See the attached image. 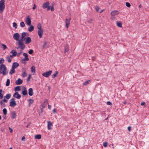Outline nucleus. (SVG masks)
I'll return each instance as SVG.
<instances>
[{"label":"nucleus","mask_w":149,"mask_h":149,"mask_svg":"<svg viewBox=\"0 0 149 149\" xmlns=\"http://www.w3.org/2000/svg\"><path fill=\"white\" fill-rule=\"evenodd\" d=\"M23 55L25 57V58H29L28 56L26 53H24L23 54Z\"/></svg>","instance_id":"43"},{"label":"nucleus","mask_w":149,"mask_h":149,"mask_svg":"<svg viewBox=\"0 0 149 149\" xmlns=\"http://www.w3.org/2000/svg\"><path fill=\"white\" fill-rule=\"evenodd\" d=\"M11 54H12V55L14 56H15L17 55V52H16L15 50H12L10 52Z\"/></svg>","instance_id":"23"},{"label":"nucleus","mask_w":149,"mask_h":149,"mask_svg":"<svg viewBox=\"0 0 149 149\" xmlns=\"http://www.w3.org/2000/svg\"><path fill=\"white\" fill-rule=\"evenodd\" d=\"M19 65V64L17 62H14L12 65V68L15 69Z\"/></svg>","instance_id":"14"},{"label":"nucleus","mask_w":149,"mask_h":149,"mask_svg":"<svg viewBox=\"0 0 149 149\" xmlns=\"http://www.w3.org/2000/svg\"><path fill=\"white\" fill-rule=\"evenodd\" d=\"M21 87L20 86H17L15 87V91L16 92H17L20 90Z\"/></svg>","instance_id":"24"},{"label":"nucleus","mask_w":149,"mask_h":149,"mask_svg":"<svg viewBox=\"0 0 149 149\" xmlns=\"http://www.w3.org/2000/svg\"><path fill=\"white\" fill-rule=\"evenodd\" d=\"M23 82V80L21 79L20 78H19L15 82V84L17 85H20Z\"/></svg>","instance_id":"13"},{"label":"nucleus","mask_w":149,"mask_h":149,"mask_svg":"<svg viewBox=\"0 0 149 149\" xmlns=\"http://www.w3.org/2000/svg\"><path fill=\"white\" fill-rule=\"evenodd\" d=\"M37 28L38 29V30L42 29L41 28V25L40 24H38L37 26Z\"/></svg>","instance_id":"35"},{"label":"nucleus","mask_w":149,"mask_h":149,"mask_svg":"<svg viewBox=\"0 0 149 149\" xmlns=\"http://www.w3.org/2000/svg\"><path fill=\"white\" fill-rule=\"evenodd\" d=\"M6 59L9 63H10L11 62V60L9 56H8L6 58Z\"/></svg>","instance_id":"38"},{"label":"nucleus","mask_w":149,"mask_h":149,"mask_svg":"<svg viewBox=\"0 0 149 149\" xmlns=\"http://www.w3.org/2000/svg\"><path fill=\"white\" fill-rule=\"evenodd\" d=\"M58 74V72L57 71H55V73L52 75V77L53 78H54Z\"/></svg>","instance_id":"34"},{"label":"nucleus","mask_w":149,"mask_h":149,"mask_svg":"<svg viewBox=\"0 0 149 149\" xmlns=\"http://www.w3.org/2000/svg\"><path fill=\"white\" fill-rule=\"evenodd\" d=\"M13 97L17 99H19L21 97V96L18 94L17 92H15L13 95Z\"/></svg>","instance_id":"8"},{"label":"nucleus","mask_w":149,"mask_h":149,"mask_svg":"<svg viewBox=\"0 0 149 149\" xmlns=\"http://www.w3.org/2000/svg\"><path fill=\"white\" fill-rule=\"evenodd\" d=\"M116 23L117 26L121 28L122 27V24L120 22L118 21Z\"/></svg>","instance_id":"25"},{"label":"nucleus","mask_w":149,"mask_h":149,"mask_svg":"<svg viewBox=\"0 0 149 149\" xmlns=\"http://www.w3.org/2000/svg\"><path fill=\"white\" fill-rule=\"evenodd\" d=\"M5 5H0V12L2 13L5 8Z\"/></svg>","instance_id":"21"},{"label":"nucleus","mask_w":149,"mask_h":149,"mask_svg":"<svg viewBox=\"0 0 149 149\" xmlns=\"http://www.w3.org/2000/svg\"><path fill=\"white\" fill-rule=\"evenodd\" d=\"M30 26L28 28V30L29 32H31L34 30V27L32 25H29Z\"/></svg>","instance_id":"20"},{"label":"nucleus","mask_w":149,"mask_h":149,"mask_svg":"<svg viewBox=\"0 0 149 149\" xmlns=\"http://www.w3.org/2000/svg\"><path fill=\"white\" fill-rule=\"evenodd\" d=\"M52 71L49 70L48 72H46L42 74V75L46 77H49L51 74Z\"/></svg>","instance_id":"6"},{"label":"nucleus","mask_w":149,"mask_h":149,"mask_svg":"<svg viewBox=\"0 0 149 149\" xmlns=\"http://www.w3.org/2000/svg\"><path fill=\"white\" fill-rule=\"evenodd\" d=\"M9 130L10 132V133H12L13 132V130L10 127H9Z\"/></svg>","instance_id":"55"},{"label":"nucleus","mask_w":149,"mask_h":149,"mask_svg":"<svg viewBox=\"0 0 149 149\" xmlns=\"http://www.w3.org/2000/svg\"><path fill=\"white\" fill-rule=\"evenodd\" d=\"M107 144H108V143L107 142H105L103 143V146L105 147H106L107 146Z\"/></svg>","instance_id":"45"},{"label":"nucleus","mask_w":149,"mask_h":149,"mask_svg":"<svg viewBox=\"0 0 149 149\" xmlns=\"http://www.w3.org/2000/svg\"><path fill=\"white\" fill-rule=\"evenodd\" d=\"M22 61H28L29 60V58H25V57H24V58L22 59Z\"/></svg>","instance_id":"51"},{"label":"nucleus","mask_w":149,"mask_h":149,"mask_svg":"<svg viewBox=\"0 0 149 149\" xmlns=\"http://www.w3.org/2000/svg\"><path fill=\"white\" fill-rule=\"evenodd\" d=\"M38 36L40 38L42 37V36L43 35V30L42 29L38 30Z\"/></svg>","instance_id":"11"},{"label":"nucleus","mask_w":149,"mask_h":149,"mask_svg":"<svg viewBox=\"0 0 149 149\" xmlns=\"http://www.w3.org/2000/svg\"><path fill=\"white\" fill-rule=\"evenodd\" d=\"M5 1L4 0H1L0 1V5H5Z\"/></svg>","instance_id":"40"},{"label":"nucleus","mask_w":149,"mask_h":149,"mask_svg":"<svg viewBox=\"0 0 149 149\" xmlns=\"http://www.w3.org/2000/svg\"><path fill=\"white\" fill-rule=\"evenodd\" d=\"M145 104V102H142L141 103V105L142 106V105H144Z\"/></svg>","instance_id":"61"},{"label":"nucleus","mask_w":149,"mask_h":149,"mask_svg":"<svg viewBox=\"0 0 149 149\" xmlns=\"http://www.w3.org/2000/svg\"><path fill=\"white\" fill-rule=\"evenodd\" d=\"M11 96V95L10 94H8L4 96V98H6L8 100L9 99Z\"/></svg>","instance_id":"26"},{"label":"nucleus","mask_w":149,"mask_h":149,"mask_svg":"<svg viewBox=\"0 0 149 149\" xmlns=\"http://www.w3.org/2000/svg\"><path fill=\"white\" fill-rule=\"evenodd\" d=\"M41 135L40 134H38L35 136V138L36 139H40L41 138Z\"/></svg>","instance_id":"30"},{"label":"nucleus","mask_w":149,"mask_h":149,"mask_svg":"<svg viewBox=\"0 0 149 149\" xmlns=\"http://www.w3.org/2000/svg\"><path fill=\"white\" fill-rule=\"evenodd\" d=\"M26 24L28 25H30L31 24V18L29 15L27 16L26 18L25 21Z\"/></svg>","instance_id":"5"},{"label":"nucleus","mask_w":149,"mask_h":149,"mask_svg":"<svg viewBox=\"0 0 149 149\" xmlns=\"http://www.w3.org/2000/svg\"><path fill=\"white\" fill-rule=\"evenodd\" d=\"M22 75L23 77H26L27 76V74L25 72H23L22 74Z\"/></svg>","instance_id":"39"},{"label":"nucleus","mask_w":149,"mask_h":149,"mask_svg":"<svg viewBox=\"0 0 149 149\" xmlns=\"http://www.w3.org/2000/svg\"><path fill=\"white\" fill-rule=\"evenodd\" d=\"M0 104L3 107H4L5 106V104L4 103V102L2 101H0Z\"/></svg>","instance_id":"46"},{"label":"nucleus","mask_w":149,"mask_h":149,"mask_svg":"<svg viewBox=\"0 0 149 149\" xmlns=\"http://www.w3.org/2000/svg\"><path fill=\"white\" fill-rule=\"evenodd\" d=\"M25 43L26 44H29L31 41V40L30 37H27L25 38Z\"/></svg>","instance_id":"10"},{"label":"nucleus","mask_w":149,"mask_h":149,"mask_svg":"<svg viewBox=\"0 0 149 149\" xmlns=\"http://www.w3.org/2000/svg\"><path fill=\"white\" fill-rule=\"evenodd\" d=\"M8 74L7 68L6 65L3 64H1L0 66V74L3 75H6Z\"/></svg>","instance_id":"1"},{"label":"nucleus","mask_w":149,"mask_h":149,"mask_svg":"<svg viewBox=\"0 0 149 149\" xmlns=\"http://www.w3.org/2000/svg\"><path fill=\"white\" fill-rule=\"evenodd\" d=\"M22 141H25V138L24 136H23L22 137Z\"/></svg>","instance_id":"60"},{"label":"nucleus","mask_w":149,"mask_h":149,"mask_svg":"<svg viewBox=\"0 0 149 149\" xmlns=\"http://www.w3.org/2000/svg\"><path fill=\"white\" fill-rule=\"evenodd\" d=\"M13 57H14V56H13L12 54H10V58H12Z\"/></svg>","instance_id":"64"},{"label":"nucleus","mask_w":149,"mask_h":149,"mask_svg":"<svg viewBox=\"0 0 149 149\" xmlns=\"http://www.w3.org/2000/svg\"><path fill=\"white\" fill-rule=\"evenodd\" d=\"M15 69H13L12 68L11 70L9 72V74L11 75L12 74L14 73L15 72Z\"/></svg>","instance_id":"28"},{"label":"nucleus","mask_w":149,"mask_h":149,"mask_svg":"<svg viewBox=\"0 0 149 149\" xmlns=\"http://www.w3.org/2000/svg\"><path fill=\"white\" fill-rule=\"evenodd\" d=\"M22 53V50H20L18 51L17 54V56H19Z\"/></svg>","instance_id":"32"},{"label":"nucleus","mask_w":149,"mask_h":149,"mask_svg":"<svg viewBox=\"0 0 149 149\" xmlns=\"http://www.w3.org/2000/svg\"><path fill=\"white\" fill-rule=\"evenodd\" d=\"M119 13V12L116 10H114L111 12V16H114L116 15H118Z\"/></svg>","instance_id":"15"},{"label":"nucleus","mask_w":149,"mask_h":149,"mask_svg":"<svg viewBox=\"0 0 149 149\" xmlns=\"http://www.w3.org/2000/svg\"><path fill=\"white\" fill-rule=\"evenodd\" d=\"M50 10H51L52 11H53L54 10V7H53V6H52V7H51L50 6Z\"/></svg>","instance_id":"54"},{"label":"nucleus","mask_w":149,"mask_h":149,"mask_svg":"<svg viewBox=\"0 0 149 149\" xmlns=\"http://www.w3.org/2000/svg\"><path fill=\"white\" fill-rule=\"evenodd\" d=\"M33 94V89L30 88L29 89V94L30 96H32Z\"/></svg>","instance_id":"18"},{"label":"nucleus","mask_w":149,"mask_h":149,"mask_svg":"<svg viewBox=\"0 0 149 149\" xmlns=\"http://www.w3.org/2000/svg\"><path fill=\"white\" fill-rule=\"evenodd\" d=\"M21 62L23 63H25V61H23L22 59L21 60Z\"/></svg>","instance_id":"63"},{"label":"nucleus","mask_w":149,"mask_h":149,"mask_svg":"<svg viewBox=\"0 0 149 149\" xmlns=\"http://www.w3.org/2000/svg\"><path fill=\"white\" fill-rule=\"evenodd\" d=\"M4 92L2 89H0V99H1L3 97V95Z\"/></svg>","instance_id":"22"},{"label":"nucleus","mask_w":149,"mask_h":149,"mask_svg":"<svg viewBox=\"0 0 149 149\" xmlns=\"http://www.w3.org/2000/svg\"><path fill=\"white\" fill-rule=\"evenodd\" d=\"M17 105V103L14 98H12L10 100V106L11 107H14Z\"/></svg>","instance_id":"3"},{"label":"nucleus","mask_w":149,"mask_h":149,"mask_svg":"<svg viewBox=\"0 0 149 149\" xmlns=\"http://www.w3.org/2000/svg\"><path fill=\"white\" fill-rule=\"evenodd\" d=\"M22 93L24 96L26 95H27V91L26 88L25 87H24L22 91Z\"/></svg>","instance_id":"12"},{"label":"nucleus","mask_w":149,"mask_h":149,"mask_svg":"<svg viewBox=\"0 0 149 149\" xmlns=\"http://www.w3.org/2000/svg\"><path fill=\"white\" fill-rule=\"evenodd\" d=\"M131 127L130 126H129L128 127L127 129L129 131H130L131 130Z\"/></svg>","instance_id":"59"},{"label":"nucleus","mask_w":149,"mask_h":149,"mask_svg":"<svg viewBox=\"0 0 149 149\" xmlns=\"http://www.w3.org/2000/svg\"><path fill=\"white\" fill-rule=\"evenodd\" d=\"M47 128L48 130H50L52 128V126L53 125L52 122L50 121H47Z\"/></svg>","instance_id":"9"},{"label":"nucleus","mask_w":149,"mask_h":149,"mask_svg":"<svg viewBox=\"0 0 149 149\" xmlns=\"http://www.w3.org/2000/svg\"><path fill=\"white\" fill-rule=\"evenodd\" d=\"M31 70L32 72H35V67L34 66H33L31 68Z\"/></svg>","instance_id":"37"},{"label":"nucleus","mask_w":149,"mask_h":149,"mask_svg":"<svg viewBox=\"0 0 149 149\" xmlns=\"http://www.w3.org/2000/svg\"><path fill=\"white\" fill-rule=\"evenodd\" d=\"M47 43H48V42H46L44 43V44L43 45V47H42V49H46L47 47H48V46L47 45Z\"/></svg>","instance_id":"27"},{"label":"nucleus","mask_w":149,"mask_h":149,"mask_svg":"<svg viewBox=\"0 0 149 149\" xmlns=\"http://www.w3.org/2000/svg\"><path fill=\"white\" fill-rule=\"evenodd\" d=\"M31 75L30 74V75H29V76L28 77V79H27V81H28L30 80V79L31 78Z\"/></svg>","instance_id":"58"},{"label":"nucleus","mask_w":149,"mask_h":149,"mask_svg":"<svg viewBox=\"0 0 149 149\" xmlns=\"http://www.w3.org/2000/svg\"><path fill=\"white\" fill-rule=\"evenodd\" d=\"M126 5L127 7H130L131 6L130 4L128 2L126 3Z\"/></svg>","instance_id":"48"},{"label":"nucleus","mask_w":149,"mask_h":149,"mask_svg":"<svg viewBox=\"0 0 149 149\" xmlns=\"http://www.w3.org/2000/svg\"><path fill=\"white\" fill-rule=\"evenodd\" d=\"M90 82L91 81L90 80H88L84 82L83 84L84 85H86L89 84Z\"/></svg>","instance_id":"31"},{"label":"nucleus","mask_w":149,"mask_h":149,"mask_svg":"<svg viewBox=\"0 0 149 149\" xmlns=\"http://www.w3.org/2000/svg\"><path fill=\"white\" fill-rule=\"evenodd\" d=\"M33 52V50L32 49L30 50L29 51V53L30 54H31Z\"/></svg>","instance_id":"50"},{"label":"nucleus","mask_w":149,"mask_h":149,"mask_svg":"<svg viewBox=\"0 0 149 149\" xmlns=\"http://www.w3.org/2000/svg\"><path fill=\"white\" fill-rule=\"evenodd\" d=\"M2 46L3 47V50H5L7 48L6 46L4 44H2Z\"/></svg>","instance_id":"42"},{"label":"nucleus","mask_w":149,"mask_h":149,"mask_svg":"<svg viewBox=\"0 0 149 149\" xmlns=\"http://www.w3.org/2000/svg\"><path fill=\"white\" fill-rule=\"evenodd\" d=\"M19 37L20 35L18 33H15L13 35V38L17 41H19Z\"/></svg>","instance_id":"7"},{"label":"nucleus","mask_w":149,"mask_h":149,"mask_svg":"<svg viewBox=\"0 0 149 149\" xmlns=\"http://www.w3.org/2000/svg\"><path fill=\"white\" fill-rule=\"evenodd\" d=\"M4 62V60L3 58H1L0 60V63H3Z\"/></svg>","instance_id":"49"},{"label":"nucleus","mask_w":149,"mask_h":149,"mask_svg":"<svg viewBox=\"0 0 149 149\" xmlns=\"http://www.w3.org/2000/svg\"><path fill=\"white\" fill-rule=\"evenodd\" d=\"M29 102V106H30L31 104H32L34 100L32 99H30L28 100Z\"/></svg>","instance_id":"29"},{"label":"nucleus","mask_w":149,"mask_h":149,"mask_svg":"<svg viewBox=\"0 0 149 149\" xmlns=\"http://www.w3.org/2000/svg\"><path fill=\"white\" fill-rule=\"evenodd\" d=\"M93 21V19H89L88 21V23H91L92 21Z\"/></svg>","instance_id":"53"},{"label":"nucleus","mask_w":149,"mask_h":149,"mask_svg":"<svg viewBox=\"0 0 149 149\" xmlns=\"http://www.w3.org/2000/svg\"><path fill=\"white\" fill-rule=\"evenodd\" d=\"M68 47L67 46H66L65 48L64 53H65L68 52Z\"/></svg>","instance_id":"41"},{"label":"nucleus","mask_w":149,"mask_h":149,"mask_svg":"<svg viewBox=\"0 0 149 149\" xmlns=\"http://www.w3.org/2000/svg\"><path fill=\"white\" fill-rule=\"evenodd\" d=\"M20 26L21 27H24L25 26V24L23 22H22L20 23Z\"/></svg>","instance_id":"44"},{"label":"nucleus","mask_w":149,"mask_h":149,"mask_svg":"<svg viewBox=\"0 0 149 149\" xmlns=\"http://www.w3.org/2000/svg\"><path fill=\"white\" fill-rule=\"evenodd\" d=\"M95 9L97 12H98L100 8L98 6H96L95 8Z\"/></svg>","instance_id":"52"},{"label":"nucleus","mask_w":149,"mask_h":149,"mask_svg":"<svg viewBox=\"0 0 149 149\" xmlns=\"http://www.w3.org/2000/svg\"><path fill=\"white\" fill-rule=\"evenodd\" d=\"M24 40H19L18 41V44L19 47H17V49H18L19 48H20L22 50L24 49L25 47V45L24 44L23 41Z\"/></svg>","instance_id":"2"},{"label":"nucleus","mask_w":149,"mask_h":149,"mask_svg":"<svg viewBox=\"0 0 149 149\" xmlns=\"http://www.w3.org/2000/svg\"><path fill=\"white\" fill-rule=\"evenodd\" d=\"M107 104L108 105H112V103L108 101L107 102Z\"/></svg>","instance_id":"56"},{"label":"nucleus","mask_w":149,"mask_h":149,"mask_svg":"<svg viewBox=\"0 0 149 149\" xmlns=\"http://www.w3.org/2000/svg\"><path fill=\"white\" fill-rule=\"evenodd\" d=\"M12 118L13 119H15L16 117V114L15 111H12L11 113Z\"/></svg>","instance_id":"17"},{"label":"nucleus","mask_w":149,"mask_h":149,"mask_svg":"<svg viewBox=\"0 0 149 149\" xmlns=\"http://www.w3.org/2000/svg\"><path fill=\"white\" fill-rule=\"evenodd\" d=\"M70 20H69L68 19H65V26L67 28L69 27V26L70 24Z\"/></svg>","instance_id":"16"},{"label":"nucleus","mask_w":149,"mask_h":149,"mask_svg":"<svg viewBox=\"0 0 149 149\" xmlns=\"http://www.w3.org/2000/svg\"><path fill=\"white\" fill-rule=\"evenodd\" d=\"M1 101H2L3 102H5V103L7 102H8V100H6L5 99H4L3 100H2Z\"/></svg>","instance_id":"57"},{"label":"nucleus","mask_w":149,"mask_h":149,"mask_svg":"<svg viewBox=\"0 0 149 149\" xmlns=\"http://www.w3.org/2000/svg\"><path fill=\"white\" fill-rule=\"evenodd\" d=\"M49 2H46L43 4L42 7L44 9L47 8V10H50V6H49Z\"/></svg>","instance_id":"4"},{"label":"nucleus","mask_w":149,"mask_h":149,"mask_svg":"<svg viewBox=\"0 0 149 149\" xmlns=\"http://www.w3.org/2000/svg\"><path fill=\"white\" fill-rule=\"evenodd\" d=\"M13 26L15 28H17V23L15 22H14L13 23Z\"/></svg>","instance_id":"47"},{"label":"nucleus","mask_w":149,"mask_h":149,"mask_svg":"<svg viewBox=\"0 0 149 149\" xmlns=\"http://www.w3.org/2000/svg\"><path fill=\"white\" fill-rule=\"evenodd\" d=\"M10 83V80L9 79H8L7 80L6 86H8L9 85Z\"/></svg>","instance_id":"36"},{"label":"nucleus","mask_w":149,"mask_h":149,"mask_svg":"<svg viewBox=\"0 0 149 149\" xmlns=\"http://www.w3.org/2000/svg\"><path fill=\"white\" fill-rule=\"evenodd\" d=\"M3 112L4 115H6L7 114V110L6 109L4 108L3 110Z\"/></svg>","instance_id":"33"},{"label":"nucleus","mask_w":149,"mask_h":149,"mask_svg":"<svg viewBox=\"0 0 149 149\" xmlns=\"http://www.w3.org/2000/svg\"><path fill=\"white\" fill-rule=\"evenodd\" d=\"M26 35V33L25 32H23L22 34V37L21 39L20 40H25V37Z\"/></svg>","instance_id":"19"},{"label":"nucleus","mask_w":149,"mask_h":149,"mask_svg":"<svg viewBox=\"0 0 149 149\" xmlns=\"http://www.w3.org/2000/svg\"><path fill=\"white\" fill-rule=\"evenodd\" d=\"M48 108L49 109H50L51 108V106L49 105H48Z\"/></svg>","instance_id":"62"}]
</instances>
